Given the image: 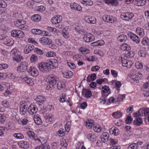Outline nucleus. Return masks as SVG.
I'll list each match as a JSON object with an SVG mask.
<instances>
[{
  "label": "nucleus",
  "instance_id": "6ab92c4d",
  "mask_svg": "<svg viewBox=\"0 0 149 149\" xmlns=\"http://www.w3.org/2000/svg\"><path fill=\"white\" fill-rule=\"evenodd\" d=\"M104 2L109 5H111L112 6H116L118 5L119 2L115 0H103Z\"/></svg>",
  "mask_w": 149,
  "mask_h": 149
},
{
  "label": "nucleus",
  "instance_id": "c9c22d12",
  "mask_svg": "<svg viewBox=\"0 0 149 149\" xmlns=\"http://www.w3.org/2000/svg\"><path fill=\"white\" fill-rule=\"evenodd\" d=\"M24 80L29 86H32L34 84L33 80L30 78H28L27 77H24Z\"/></svg>",
  "mask_w": 149,
  "mask_h": 149
},
{
  "label": "nucleus",
  "instance_id": "412c9836",
  "mask_svg": "<svg viewBox=\"0 0 149 149\" xmlns=\"http://www.w3.org/2000/svg\"><path fill=\"white\" fill-rule=\"evenodd\" d=\"M46 100V98L44 97L39 95L36 99V101L38 102L39 105L42 104L43 102Z\"/></svg>",
  "mask_w": 149,
  "mask_h": 149
},
{
  "label": "nucleus",
  "instance_id": "ddd939ff",
  "mask_svg": "<svg viewBox=\"0 0 149 149\" xmlns=\"http://www.w3.org/2000/svg\"><path fill=\"white\" fill-rule=\"evenodd\" d=\"M128 36L134 42L137 44L139 43L140 41V39L135 34L132 33H130L128 34Z\"/></svg>",
  "mask_w": 149,
  "mask_h": 149
},
{
  "label": "nucleus",
  "instance_id": "49530a36",
  "mask_svg": "<svg viewBox=\"0 0 149 149\" xmlns=\"http://www.w3.org/2000/svg\"><path fill=\"white\" fill-rule=\"evenodd\" d=\"M19 123L20 124H22L23 125H24L27 124L29 121L27 119L24 118L22 120H18Z\"/></svg>",
  "mask_w": 149,
  "mask_h": 149
},
{
  "label": "nucleus",
  "instance_id": "2f4dec72",
  "mask_svg": "<svg viewBox=\"0 0 149 149\" xmlns=\"http://www.w3.org/2000/svg\"><path fill=\"white\" fill-rule=\"evenodd\" d=\"M86 21L88 23L94 24L96 22V18L94 17L88 18Z\"/></svg>",
  "mask_w": 149,
  "mask_h": 149
},
{
  "label": "nucleus",
  "instance_id": "b1692460",
  "mask_svg": "<svg viewBox=\"0 0 149 149\" xmlns=\"http://www.w3.org/2000/svg\"><path fill=\"white\" fill-rule=\"evenodd\" d=\"M146 0H135L134 1L135 4L138 6H143L146 3Z\"/></svg>",
  "mask_w": 149,
  "mask_h": 149
},
{
  "label": "nucleus",
  "instance_id": "aec40b11",
  "mask_svg": "<svg viewBox=\"0 0 149 149\" xmlns=\"http://www.w3.org/2000/svg\"><path fill=\"white\" fill-rule=\"evenodd\" d=\"M46 141L43 143H42L41 145L36 147L35 149H50V146L48 145L45 144Z\"/></svg>",
  "mask_w": 149,
  "mask_h": 149
},
{
  "label": "nucleus",
  "instance_id": "72a5a7b5",
  "mask_svg": "<svg viewBox=\"0 0 149 149\" xmlns=\"http://www.w3.org/2000/svg\"><path fill=\"white\" fill-rule=\"evenodd\" d=\"M73 73L71 71L65 72L63 73V76L67 78H70L72 75Z\"/></svg>",
  "mask_w": 149,
  "mask_h": 149
},
{
  "label": "nucleus",
  "instance_id": "20e7f679",
  "mask_svg": "<svg viewBox=\"0 0 149 149\" xmlns=\"http://www.w3.org/2000/svg\"><path fill=\"white\" fill-rule=\"evenodd\" d=\"M11 36L15 38H21L24 37V33L21 31L18 30H13L11 32Z\"/></svg>",
  "mask_w": 149,
  "mask_h": 149
},
{
  "label": "nucleus",
  "instance_id": "f704fd0d",
  "mask_svg": "<svg viewBox=\"0 0 149 149\" xmlns=\"http://www.w3.org/2000/svg\"><path fill=\"white\" fill-rule=\"evenodd\" d=\"M93 121L92 120H88L86 122V127H88L89 128H91L93 126Z\"/></svg>",
  "mask_w": 149,
  "mask_h": 149
},
{
  "label": "nucleus",
  "instance_id": "393cba45",
  "mask_svg": "<svg viewBox=\"0 0 149 149\" xmlns=\"http://www.w3.org/2000/svg\"><path fill=\"white\" fill-rule=\"evenodd\" d=\"M31 19L35 22L39 21L41 19V16L38 14H36L31 16Z\"/></svg>",
  "mask_w": 149,
  "mask_h": 149
},
{
  "label": "nucleus",
  "instance_id": "423d86ee",
  "mask_svg": "<svg viewBox=\"0 0 149 149\" xmlns=\"http://www.w3.org/2000/svg\"><path fill=\"white\" fill-rule=\"evenodd\" d=\"M27 65L28 63L26 62H21L17 67V71L19 72H24L27 69Z\"/></svg>",
  "mask_w": 149,
  "mask_h": 149
},
{
  "label": "nucleus",
  "instance_id": "7ed1b4c3",
  "mask_svg": "<svg viewBox=\"0 0 149 149\" xmlns=\"http://www.w3.org/2000/svg\"><path fill=\"white\" fill-rule=\"evenodd\" d=\"M26 104V102L25 101H22L20 102L19 109L20 113L21 115H24L26 113L28 109Z\"/></svg>",
  "mask_w": 149,
  "mask_h": 149
},
{
  "label": "nucleus",
  "instance_id": "603ef678",
  "mask_svg": "<svg viewBox=\"0 0 149 149\" xmlns=\"http://www.w3.org/2000/svg\"><path fill=\"white\" fill-rule=\"evenodd\" d=\"M38 59L37 56L34 54H32L31 56L30 60L31 62H36Z\"/></svg>",
  "mask_w": 149,
  "mask_h": 149
},
{
  "label": "nucleus",
  "instance_id": "cd10ccee",
  "mask_svg": "<svg viewBox=\"0 0 149 149\" xmlns=\"http://www.w3.org/2000/svg\"><path fill=\"white\" fill-rule=\"evenodd\" d=\"M34 120L36 123L38 125H41L42 123L41 119L38 116H34L33 118Z\"/></svg>",
  "mask_w": 149,
  "mask_h": 149
},
{
  "label": "nucleus",
  "instance_id": "e2e57ef3",
  "mask_svg": "<svg viewBox=\"0 0 149 149\" xmlns=\"http://www.w3.org/2000/svg\"><path fill=\"white\" fill-rule=\"evenodd\" d=\"M45 9V7L43 6H39L37 9V10L41 12H43Z\"/></svg>",
  "mask_w": 149,
  "mask_h": 149
},
{
  "label": "nucleus",
  "instance_id": "f03ea898",
  "mask_svg": "<svg viewBox=\"0 0 149 149\" xmlns=\"http://www.w3.org/2000/svg\"><path fill=\"white\" fill-rule=\"evenodd\" d=\"M82 34L84 36L83 40L86 42H89L93 41L94 39L93 35L86 32H84Z\"/></svg>",
  "mask_w": 149,
  "mask_h": 149
},
{
  "label": "nucleus",
  "instance_id": "9d476101",
  "mask_svg": "<svg viewBox=\"0 0 149 149\" xmlns=\"http://www.w3.org/2000/svg\"><path fill=\"white\" fill-rule=\"evenodd\" d=\"M138 112L139 115L140 116H146L149 114V109L148 108L145 109L141 108L138 110Z\"/></svg>",
  "mask_w": 149,
  "mask_h": 149
},
{
  "label": "nucleus",
  "instance_id": "052dcab7",
  "mask_svg": "<svg viewBox=\"0 0 149 149\" xmlns=\"http://www.w3.org/2000/svg\"><path fill=\"white\" fill-rule=\"evenodd\" d=\"M125 13L130 20L134 16V15L133 13L127 12Z\"/></svg>",
  "mask_w": 149,
  "mask_h": 149
},
{
  "label": "nucleus",
  "instance_id": "a19ab883",
  "mask_svg": "<svg viewBox=\"0 0 149 149\" xmlns=\"http://www.w3.org/2000/svg\"><path fill=\"white\" fill-rule=\"evenodd\" d=\"M4 44L7 46H11L14 43V41L11 39H8L6 41L4 42Z\"/></svg>",
  "mask_w": 149,
  "mask_h": 149
},
{
  "label": "nucleus",
  "instance_id": "864d4df0",
  "mask_svg": "<svg viewBox=\"0 0 149 149\" xmlns=\"http://www.w3.org/2000/svg\"><path fill=\"white\" fill-rule=\"evenodd\" d=\"M120 17L121 18L123 19V20L128 21L130 19L127 15H126V13H123L122 14L120 15Z\"/></svg>",
  "mask_w": 149,
  "mask_h": 149
},
{
  "label": "nucleus",
  "instance_id": "0e129e2a",
  "mask_svg": "<svg viewBox=\"0 0 149 149\" xmlns=\"http://www.w3.org/2000/svg\"><path fill=\"white\" fill-rule=\"evenodd\" d=\"M7 6L6 3L3 0H0V6L2 8H5Z\"/></svg>",
  "mask_w": 149,
  "mask_h": 149
},
{
  "label": "nucleus",
  "instance_id": "f257e3e1",
  "mask_svg": "<svg viewBox=\"0 0 149 149\" xmlns=\"http://www.w3.org/2000/svg\"><path fill=\"white\" fill-rule=\"evenodd\" d=\"M38 67L39 70L44 73H47L51 70V68L47 62L39 63Z\"/></svg>",
  "mask_w": 149,
  "mask_h": 149
},
{
  "label": "nucleus",
  "instance_id": "6e6552de",
  "mask_svg": "<svg viewBox=\"0 0 149 149\" xmlns=\"http://www.w3.org/2000/svg\"><path fill=\"white\" fill-rule=\"evenodd\" d=\"M39 41L40 43L44 45H49L52 42L51 39L46 37H43L40 38Z\"/></svg>",
  "mask_w": 149,
  "mask_h": 149
},
{
  "label": "nucleus",
  "instance_id": "ea45409f",
  "mask_svg": "<svg viewBox=\"0 0 149 149\" xmlns=\"http://www.w3.org/2000/svg\"><path fill=\"white\" fill-rule=\"evenodd\" d=\"M142 44L144 45H148L149 47V39L146 37H144L141 42Z\"/></svg>",
  "mask_w": 149,
  "mask_h": 149
},
{
  "label": "nucleus",
  "instance_id": "4c0bfd02",
  "mask_svg": "<svg viewBox=\"0 0 149 149\" xmlns=\"http://www.w3.org/2000/svg\"><path fill=\"white\" fill-rule=\"evenodd\" d=\"M31 32L35 34L40 35L42 33L41 30L38 29H33L31 30Z\"/></svg>",
  "mask_w": 149,
  "mask_h": 149
},
{
  "label": "nucleus",
  "instance_id": "f3484780",
  "mask_svg": "<svg viewBox=\"0 0 149 149\" xmlns=\"http://www.w3.org/2000/svg\"><path fill=\"white\" fill-rule=\"evenodd\" d=\"M34 47V46L33 45H27L26 46L24 49V52L26 54H28L33 50Z\"/></svg>",
  "mask_w": 149,
  "mask_h": 149
},
{
  "label": "nucleus",
  "instance_id": "a878e982",
  "mask_svg": "<svg viewBox=\"0 0 149 149\" xmlns=\"http://www.w3.org/2000/svg\"><path fill=\"white\" fill-rule=\"evenodd\" d=\"M109 132L111 134H114L115 136H117L119 134V130L116 128H112L110 129Z\"/></svg>",
  "mask_w": 149,
  "mask_h": 149
},
{
  "label": "nucleus",
  "instance_id": "2eb2a0df",
  "mask_svg": "<svg viewBox=\"0 0 149 149\" xmlns=\"http://www.w3.org/2000/svg\"><path fill=\"white\" fill-rule=\"evenodd\" d=\"M27 134L30 138L32 139L35 141L38 140L41 142L40 140L39 139L37 135L33 132L30 131H28L27 132Z\"/></svg>",
  "mask_w": 149,
  "mask_h": 149
},
{
  "label": "nucleus",
  "instance_id": "8fccbe9b",
  "mask_svg": "<svg viewBox=\"0 0 149 149\" xmlns=\"http://www.w3.org/2000/svg\"><path fill=\"white\" fill-rule=\"evenodd\" d=\"M136 68L137 69H141L143 68L142 63L141 62H136L135 64Z\"/></svg>",
  "mask_w": 149,
  "mask_h": 149
},
{
  "label": "nucleus",
  "instance_id": "1a4fd4ad",
  "mask_svg": "<svg viewBox=\"0 0 149 149\" xmlns=\"http://www.w3.org/2000/svg\"><path fill=\"white\" fill-rule=\"evenodd\" d=\"M38 110V108L36 106L31 104L29 107L27 111L31 115L36 113Z\"/></svg>",
  "mask_w": 149,
  "mask_h": 149
},
{
  "label": "nucleus",
  "instance_id": "4468645a",
  "mask_svg": "<svg viewBox=\"0 0 149 149\" xmlns=\"http://www.w3.org/2000/svg\"><path fill=\"white\" fill-rule=\"evenodd\" d=\"M62 17L61 16H55L51 19V22L54 24L60 23L62 21Z\"/></svg>",
  "mask_w": 149,
  "mask_h": 149
},
{
  "label": "nucleus",
  "instance_id": "69168bd1",
  "mask_svg": "<svg viewBox=\"0 0 149 149\" xmlns=\"http://www.w3.org/2000/svg\"><path fill=\"white\" fill-rule=\"evenodd\" d=\"M93 129L95 132H100L101 130V128L98 125L93 126Z\"/></svg>",
  "mask_w": 149,
  "mask_h": 149
},
{
  "label": "nucleus",
  "instance_id": "a18cd8bd",
  "mask_svg": "<svg viewBox=\"0 0 149 149\" xmlns=\"http://www.w3.org/2000/svg\"><path fill=\"white\" fill-rule=\"evenodd\" d=\"M22 58V57L20 55H17L15 57H13V60L16 61L18 63L20 62Z\"/></svg>",
  "mask_w": 149,
  "mask_h": 149
},
{
  "label": "nucleus",
  "instance_id": "4d7b16f0",
  "mask_svg": "<svg viewBox=\"0 0 149 149\" xmlns=\"http://www.w3.org/2000/svg\"><path fill=\"white\" fill-rule=\"evenodd\" d=\"M63 36L66 38L69 37V35L68 32L66 30H63L62 33Z\"/></svg>",
  "mask_w": 149,
  "mask_h": 149
},
{
  "label": "nucleus",
  "instance_id": "473e14b6",
  "mask_svg": "<svg viewBox=\"0 0 149 149\" xmlns=\"http://www.w3.org/2000/svg\"><path fill=\"white\" fill-rule=\"evenodd\" d=\"M142 123L143 121L141 117L137 118L136 120H134L133 121V123L137 126H139Z\"/></svg>",
  "mask_w": 149,
  "mask_h": 149
},
{
  "label": "nucleus",
  "instance_id": "4be33fe9",
  "mask_svg": "<svg viewBox=\"0 0 149 149\" xmlns=\"http://www.w3.org/2000/svg\"><path fill=\"white\" fill-rule=\"evenodd\" d=\"M109 134L107 132H103L101 136V140L104 142H105L108 141L109 139Z\"/></svg>",
  "mask_w": 149,
  "mask_h": 149
},
{
  "label": "nucleus",
  "instance_id": "6e6d98bb",
  "mask_svg": "<svg viewBox=\"0 0 149 149\" xmlns=\"http://www.w3.org/2000/svg\"><path fill=\"white\" fill-rule=\"evenodd\" d=\"M127 52H128L127 53H125V55L126 57L130 58L133 57L134 55L132 52H130V51H127Z\"/></svg>",
  "mask_w": 149,
  "mask_h": 149
},
{
  "label": "nucleus",
  "instance_id": "de8ad7c7",
  "mask_svg": "<svg viewBox=\"0 0 149 149\" xmlns=\"http://www.w3.org/2000/svg\"><path fill=\"white\" fill-rule=\"evenodd\" d=\"M13 136L17 139H21L24 138V136L21 133H15L13 134Z\"/></svg>",
  "mask_w": 149,
  "mask_h": 149
},
{
  "label": "nucleus",
  "instance_id": "0eeeda50",
  "mask_svg": "<svg viewBox=\"0 0 149 149\" xmlns=\"http://www.w3.org/2000/svg\"><path fill=\"white\" fill-rule=\"evenodd\" d=\"M28 72L33 77L37 76L38 74V71L36 68L34 66H31L30 69L27 70Z\"/></svg>",
  "mask_w": 149,
  "mask_h": 149
},
{
  "label": "nucleus",
  "instance_id": "39448f33",
  "mask_svg": "<svg viewBox=\"0 0 149 149\" xmlns=\"http://www.w3.org/2000/svg\"><path fill=\"white\" fill-rule=\"evenodd\" d=\"M103 19L106 22L111 23H115L117 21V18L116 17L108 15L104 16Z\"/></svg>",
  "mask_w": 149,
  "mask_h": 149
},
{
  "label": "nucleus",
  "instance_id": "c756f323",
  "mask_svg": "<svg viewBox=\"0 0 149 149\" xmlns=\"http://www.w3.org/2000/svg\"><path fill=\"white\" fill-rule=\"evenodd\" d=\"M61 149H67V147L68 146V144L66 139H64L62 141H61Z\"/></svg>",
  "mask_w": 149,
  "mask_h": 149
},
{
  "label": "nucleus",
  "instance_id": "774afa93",
  "mask_svg": "<svg viewBox=\"0 0 149 149\" xmlns=\"http://www.w3.org/2000/svg\"><path fill=\"white\" fill-rule=\"evenodd\" d=\"M126 64V65L125 67H127V68H130L132 66L133 63L131 61H129L128 63H127Z\"/></svg>",
  "mask_w": 149,
  "mask_h": 149
},
{
  "label": "nucleus",
  "instance_id": "58836bf2",
  "mask_svg": "<svg viewBox=\"0 0 149 149\" xmlns=\"http://www.w3.org/2000/svg\"><path fill=\"white\" fill-rule=\"evenodd\" d=\"M88 139L91 141H94L95 140L96 136L94 134H93L91 133L88 134L87 136Z\"/></svg>",
  "mask_w": 149,
  "mask_h": 149
},
{
  "label": "nucleus",
  "instance_id": "9b49d317",
  "mask_svg": "<svg viewBox=\"0 0 149 149\" xmlns=\"http://www.w3.org/2000/svg\"><path fill=\"white\" fill-rule=\"evenodd\" d=\"M71 8L74 10L80 11L82 10V7L79 4L75 3H72L70 4Z\"/></svg>",
  "mask_w": 149,
  "mask_h": 149
},
{
  "label": "nucleus",
  "instance_id": "f8f14e48",
  "mask_svg": "<svg viewBox=\"0 0 149 149\" xmlns=\"http://www.w3.org/2000/svg\"><path fill=\"white\" fill-rule=\"evenodd\" d=\"M49 77V83L56 85L57 82L58 81V78L55 75L52 74H50Z\"/></svg>",
  "mask_w": 149,
  "mask_h": 149
},
{
  "label": "nucleus",
  "instance_id": "bb28decb",
  "mask_svg": "<svg viewBox=\"0 0 149 149\" xmlns=\"http://www.w3.org/2000/svg\"><path fill=\"white\" fill-rule=\"evenodd\" d=\"M118 39L120 42H125L127 40V37L126 35L122 34L118 37Z\"/></svg>",
  "mask_w": 149,
  "mask_h": 149
},
{
  "label": "nucleus",
  "instance_id": "79ce46f5",
  "mask_svg": "<svg viewBox=\"0 0 149 149\" xmlns=\"http://www.w3.org/2000/svg\"><path fill=\"white\" fill-rule=\"evenodd\" d=\"M44 117L47 120H48L49 121L51 122L52 121V116L51 114L48 113H44L43 114Z\"/></svg>",
  "mask_w": 149,
  "mask_h": 149
},
{
  "label": "nucleus",
  "instance_id": "338daca9",
  "mask_svg": "<svg viewBox=\"0 0 149 149\" xmlns=\"http://www.w3.org/2000/svg\"><path fill=\"white\" fill-rule=\"evenodd\" d=\"M18 52L17 49H13L11 51V54L14 55L15 56H17V52Z\"/></svg>",
  "mask_w": 149,
  "mask_h": 149
},
{
  "label": "nucleus",
  "instance_id": "7c9ffc66",
  "mask_svg": "<svg viewBox=\"0 0 149 149\" xmlns=\"http://www.w3.org/2000/svg\"><path fill=\"white\" fill-rule=\"evenodd\" d=\"M121 49L123 50L129 51L131 49L130 46L126 44L125 43L122 44L121 46Z\"/></svg>",
  "mask_w": 149,
  "mask_h": 149
},
{
  "label": "nucleus",
  "instance_id": "3c124183",
  "mask_svg": "<svg viewBox=\"0 0 149 149\" xmlns=\"http://www.w3.org/2000/svg\"><path fill=\"white\" fill-rule=\"evenodd\" d=\"M56 55V53L54 52L49 51L46 54L47 57H52Z\"/></svg>",
  "mask_w": 149,
  "mask_h": 149
},
{
  "label": "nucleus",
  "instance_id": "c03bdc74",
  "mask_svg": "<svg viewBox=\"0 0 149 149\" xmlns=\"http://www.w3.org/2000/svg\"><path fill=\"white\" fill-rule=\"evenodd\" d=\"M56 85L52 84L49 82V84H47L46 86V88L47 90H51L54 88V86Z\"/></svg>",
  "mask_w": 149,
  "mask_h": 149
},
{
  "label": "nucleus",
  "instance_id": "680f3d73",
  "mask_svg": "<svg viewBox=\"0 0 149 149\" xmlns=\"http://www.w3.org/2000/svg\"><path fill=\"white\" fill-rule=\"evenodd\" d=\"M132 121V119L130 116H128L126 120V123L127 124H130Z\"/></svg>",
  "mask_w": 149,
  "mask_h": 149
},
{
  "label": "nucleus",
  "instance_id": "09e8293b",
  "mask_svg": "<svg viewBox=\"0 0 149 149\" xmlns=\"http://www.w3.org/2000/svg\"><path fill=\"white\" fill-rule=\"evenodd\" d=\"M47 63L48 64V65L49 66V67L51 68V70L52 68H56L57 67H58V65L56 64V65H54V63H52V62L50 61L47 62Z\"/></svg>",
  "mask_w": 149,
  "mask_h": 149
},
{
  "label": "nucleus",
  "instance_id": "a211bd4d",
  "mask_svg": "<svg viewBox=\"0 0 149 149\" xmlns=\"http://www.w3.org/2000/svg\"><path fill=\"white\" fill-rule=\"evenodd\" d=\"M19 28L22 30H25L27 28V26L25 25L26 22L24 21L22 19H19Z\"/></svg>",
  "mask_w": 149,
  "mask_h": 149
},
{
  "label": "nucleus",
  "instance_id": "dca6fc26",
  "mask_svg": "<svg viewBox=\"0 0 149 149\" xmlns=\"http://www.w3.org/2000/svg\"><path fill=\"white\" fill-rule=\"evenodd\" d=\"M18 144L19 147L23 148H27L29 147V144L26 141H21L19 142Z\"/></svg>",
  "mask_w": 149,
  "mask_h": 149
},
{
  "label": "nucleus",
  "instance_id": "13d9d810",
  "mask_svg": "<svg viewBox=\"0 0 149 149\" xmlns=\"http://www.w3.org/2000/svg\"><path fill=\"white\" fill-rule=\"evenodd\" d=\"M35 51L38 54L40 55L43 54L44 53L43 51L38 48H36L35 49Z\"/></svg>",
  "mask_w": 149,
  "mask_h": 149
},
{
  "label": "nucleus",
  "instance_id": "37998d69",
  "mask_svg": "<svg viewBox=\"0 0 149 149\" xmlns=\"http://www.w3.org/2000/svg\"><path fill=\"white\" fill-rule=\"evenodd\" d=\"M138 147L137 144L134 143L129 145L128 147V149H137Z\"/></svg>",
  "mask_w": 149,
  "mask_h": 149
},
{
  "label": "nucleus",
  "instance_id": "5fc2aeb1",
  "mask_svg": "<svg viewBox=\"0 0 149 149\" xmlns=\"http://www.w3.org/2000/svg\"><path fill=\"white\" fill-rule=\"evenodd\" d=\"M138 54L141 57H144L146 56L145 52L142 50H141L139 52Z\"/></svg>",
  "mask_w": 149,
  "mask_h": 149
},
{
  "label": "nucleus",
  "instance_id": "bf43d9fd",
  "mask_svg": "<svg viewBox=\"0 0 149 149\" xmlns=\"http://www.w3.org/2000/svg\"><path fill=\"white\" fill-rule=\"evenodd\" d=\"M68 65L71 69H74L76 68L75 65L73 63L68 62Z\"/></svg>",
  "mask_w": 149,
  "mask_h": 149
},
{
  "label": "nucleus",
  "instance_id": "5701e85b",
  "mask_svg": "<svg viewBox=\"0 0 149 149\" xmlns=\"http://www.w3.org/2000/svg\"><path fill=\"white\" fill-rule=\"evenodd\" d=\"M96 78V75L95 73L91 74L90 76L89 75L87 78V81L90 82L91 81H93Z\"/></svg>",
  "mask_w": 149,
  "mask_h": 149
},
{
  "label": "nucleus",
  "instance_id": "e433bc0d",
  "mask_svg": "<svg viewBox=\"0 0 149 149\" xmlns=\"http://www.w3.org/2000/svg\"><path fill=\"white\" fill-rule=\"evenodd\" d=\"M57 87L58 89L61 90L65 87V85L63 82L60 81L58 83Z\"/></svg>",
  "mask_w": 149,
  "mask_h": 149
},
{
  "label": "nucleus",
  "instance_id": "c85d7f7f",
  "mask_svg": "<svg viewBox=\"0 0 149 149\" xmlns=\"http://www.w3.org/2000/svg\"><path fill=\"white\" fill-rule=\"evenodd\" d=\"M122 113L120 111H117L112 113V116L114 118H119L122 116Z\"/></svg>",
  "mask_w": 149,
  "mask_h": 149
}]
</instances>
